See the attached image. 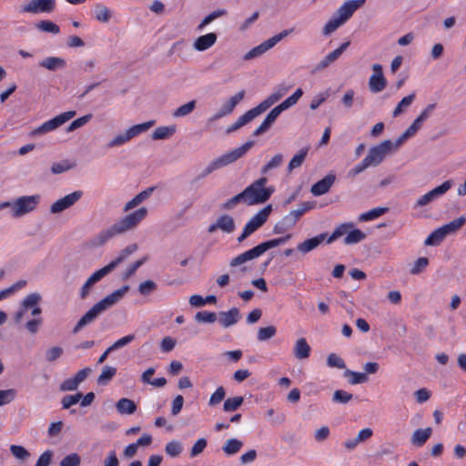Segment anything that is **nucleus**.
I'll use <instances>...</instances> for the list:
<instances>
[{"mask_svg": "<svg viewBox=\"0 0 466 466\" xmlns=\"http://www.w3.org/2000/svg\"><path fill=\"white\" fill-rule=\"evenodd\" d=\"M41 299L42 298L38 293L28 294L21 302V307L19 310H17L14 315L15 321L20 322L25 313L28 309H32L31 315L34 316L35 318L33 319L28 320L25 323L26 329L32 334H35L38 331L39 327L43 322V319L40 317L42 313V309L39 307V302L41 301Z\"/></svg>", "mask_w": 466, "mask_h": 466, "instance_id": "obj_1", "label": "nucleus"}, {"mask_svg": "<svg viewBox=\"0 0 466 466\" xmlns=\"http://www.w3.org/2000/svg\"><path fill=\"white\" fill-rule=\"evenodd\" d=\"M255 142L253 140H248L244 143L239 147L234 148L218 158L212 160L202 171L199 175H198L194 179L193 183L208 177L212 172L217 169H219L223 167H226L229 164L236 162L238 159L241 158L253 146Z\"/></svg>", "mask_w": 466, "mask_h": 466, "instance_id": "obj_2", "label": "nucleus"}, {"mask_svg": "<svg viewBox=\"0 0 466 466\" xmlns=\"http://www.w3.org/2000/svg\"><path fill=\"white\" fill-rule=\"evenodd\" d=\"M351 228H353L352 222L342 223L334 229L331 235L329 236L327 232H324L313 238H307L297 246V249L302 254H307L318 248L324 241H326L327 244L332 243L339 238L344 236L348 229Z\"/></svg>", "mask_w": 466, "mask_h": 466, "instance_id": "obj_3", "label": "nucleus"}, {"mask_svg": "<svg viewBox=\"0 0 466 466\" xmlns=\"http://www.w3.org/2000/svg\"><path fill=\"white\" fill-rule=\"evenodd\" d=\"M267 183L268 178L263 176L244 189L248 206L263 204L270 198L275 192V187H266Z\"/></svg>", "mask_w": 466, "mask_h": 466, "instance_id": "obj_4", "label": "nucleus"}, {"mask_svg": "<svg viewBox=\"0 0 466 466\" xmlns=\"http://www.w3.org/2000/svg\"><path fill=\"white\" fill-rule=\"evenodd\" d=\"M116 302V290L96 303L76 323L73 329L74 333H77L86 324L92 322L101 312L112 307Z\"/></svg>", "mask_w": 466, "mask_h": 466, "instance_id": "obj_5", "label": "nucleus"}, {"mask_svg": "<svg viewBox=\"0 0 466 466\" xmlns=\"http://www.w3.org/2000/svg\"><path fill=\"white\" fill-rule=\"evenodd\" d=\"M271 211L272 205L268 204L256 213L244 226L242 233L237 238L238 242H243L248 237L260 228L267 222Z\"/></svg>", "mask_w": 466, "mask_h": 466, "instance_id": "obj_6", "label": "nucleus"}, {"mask_svg": "<svg viewBox=\"0 0 466 466\" xmlns=\"http://www.w3.org/2000/svg\"><path fill=\"white\" fill-rule=\"evenodd\" d=\"M40 200L38 195L24 196L13 202L11 215L14 218H20L35 209Z\"/></svg>", "mask_w": 466, "mask_h": 466, "instance_id": "obj_7", "label": "nucleus"}, {"mask_svg": "<svg viewBox=\"0 0 466 466\" xmlns=\"http://www.w3.org/2000/svg\"><path fill=\"white\" fill-rule=\"evenodd\" d=\"M76 116V111L64 112L50 120L44 122L41 126L31 131V136H38L54 131Z\"/></svg>", "mask_w": 466, "mask_h": 466, "instance_id": "obj_8", "label": "nucleus"}, {"mask_svg": "<svg viewBox=\"0 0 466 466\" xmlns=\"http://www.w3.org/2000/svg\"><path fill=\"white\" fill-rule=\"evenodd\" d=\"M147 213V208L142 207L125 216L118 221V234L137 228L139 223L146 218Z\"/></svg>", "mask_w": 466, "mask_h": 466, "instance_id": "obj_9", "label": "nucleus"}, {"mask_svg": "<svg viewBox=\"0 0 466 466\" xmlns=\"http://www.w3.org/2000/svg\"><path fill=\"white\" fill-rule=\"evenodd\" d=\"M391 151V141L384 140L379 145L370 148L368 155L365 157L371 167H377L385 159L386 156Z\"/></svg>", "mask_w": 466, "mask_h": 466, "instance_id": "obj_10", "label": "nucleus"}, {"mask_svg": "<svg viewBox=\"0 0 466 466\" xmlns=\"http://www.w3.org/2000/svg\"><path fill=\"white\" fill-rule=\"evenodd\" d=\"M116 267V258L113 259L109 264L103 267L102 268L94 272L86 281L81 289V298H86L90 290V288L99 280H101L105 276L109 274L114 268Z\"/></svg>", "mask_w": 466, "mask_h": 466, "instance_id": "obj_11", "label": "nucleus"}, {"mask_svg": "<svg viewBox=\"0 0 466 466\" xmlns=\"http://www.w3.org/2000/svg\"><path fill=\"white\" fill-rule=\"evenodd\" d=\"M116 267V258L113 259L109 264L103 267L102 268L94 272L86 281L81 289V298H86L90 290V288L99 280H101L105 276L109 274L114 268Z\"/></svg>", "mask_w": 466, "mask_h": 466, "instance_id": "obj_12", "label": "nucleus"}, {"mask_svg": "<svg viewBox=\"0 0 466 466\" xmlns=\"http://www.w3.org/2000/svg\"><path fill=\"white\" fill-rule=\"evenodd\" d=\"M116 267V258L113 259L109 264L103 267L102 268L94 272L86 281L81 289V298H86L90 290V288L99 280H101L105 276L109 274L114 268Z\"/></svg>", "mask_w": 466, "mask_h": 466, "instance_id": "obj_13", "label": "nucleus"}, {"mask_svg": "<svg viewBox=\"0 0 466 466\" xmlns=\"http://www.w3.org/2000/svg\"><path fill=\"white\" fill-rule=\"evenodd\" d=\"M452 186L451 180H446L441 185L434 187L428 193L424 194L423 196L420 197L415 204V208H421L424 207L436 198H439L440 197L443 196L449 189H451Z\"/></svg>", "mask_w": 466, "mask_h": 466, "instance_id": "obj_14", "label": "nucleus"}, {"mask_svg": "<svg viewBox=\"0 0 466 466\" xmlns=\"http://www.w3.org/2000/svg\"><path fill=\"white\" fill-rule=\"evenodd\" d=\"M55 0H31L21 6V13L38 14L51 13L55 10Z\"/></svg>", "mask_w": 466, "mask_h": 466, "instance_id": "obj_15", "label": "nucleus"}, {"mask_svg": "<svg viewBox=\"0 0 466 466\" xmlns=\"http://www.w3.org/2000/svg\"><path fill=\"white\" fill-rule=\"evenodd\" d=\"M156 124L155 120H149L141 124L134 125L129 127L126 132L118 134V146L125 144L133 137L147 131Z\"/></svg>", "mask_w": 466, "mask_h": 466, "instance_id": "obj_16", "label": "nucleus"}, {"mask_svg": "<svg viewBox=\"0 0 466 466\" xmlns=\"http://www.w3.org/2000/svg\"><path fill=\"white\" fill-rule=\"evenodd\" d=\"M83 196V192L80 190L74 191L62 198H59L56 202H54L50 208V211L52 213H59L63 210L70 208L76 202H77L81 197Z\"/></svg>", "mask_w": 466, "mask_h": 466, "instance_id": "obj_17", "label": "nucleus"}, {"mask_svg": "<svg viewBox=\"0 0 466 466\" xmlns=\"http://www.w3.org/2000/svg\"><path fill=\"white\" fill-rule=\"evenodd\" d=\"M366 0H349L345 2L336 12L335 15L345 23L350 19L354 12L365 4Z\"/></svg>", "mask_w": 466, "mask_h": 466, "instance_id": "obj_18", "label": "nucleus"}, {"mask_svg": "<svg viewBox=\"0 0 466 466\" xmlns=\"http://www.w3.org/2000/svg\"><path fill=\"white\" fill-rule=\"evenodd\" d=\"M336 180V175L332 172L326 175L323 178L311 186L310 192L312 195L319 197L329 191L330 187Z\"/></svg>", "mask_w": 466, "mask_h": 466, "instance_id": "obj_19", "label": "nucleus"}, {"mask_svg": "<svg viewBox=\"0 0 466 466\" xmlns=\"http://www.w3.org/2000/svg\"><path fill=\"white\" fill-rule=\"evenodd\" d=\"M350 44V41H347L332 52L329 53L319 64L316 65L315 70L321 71L327 68L342 55V53L349 47Z\"/></svg>", "mask_w": 466, "mask_h": 466, "instance_id": "obj_20", "label": "nucleus"}, {"mask_svg": "<svg viewBox=\"0 0 466 466\" xmlns=\"http://www.w3.org/2000/svg\"><path fill=\"white\" fill-rule=\"evenodd\" d=\"M240 319L239 309L231 308L228 311H221L218 314V322L223 328H228L236 324Z\"/></svg>", "mask_w": 466, "mask_h": 466, "instance_id": "obj_21", "label": "nucleus"}, {"mask_svg": "<svg viewBox=\"0 0 466 466\" xmlns=\"http://www.w3.org/2000/svg\"><path fill=\"white\" fill-rule=\"evenodd\" d=\"M218 35L216 33H208L203 35L198 36L193 46L198 51H205L211 47L217 41Z\"/></svg>", "mask_w": 466, "mask_h": 466, "instance_id": "obj_22", "label": "nucleus"}, {"mask_svg": "<svg viewBox=\"0 0 466 466\" xmlns=\"http://www.w3.org/2000/svg\"><path fill=\"white\" fill-rule=\"evenodd\" d=\"M260 256L261 255L259 253V250H258V247L256 246V247L239 254L238 256L233 258L229 262V266L230 267H238L248 260L257 258Z\"/></svg>", "mask_w": 466, "mask_h": 466, "instance_id": "obj_23", "label": "nucleus"}, {"mask_svg": "<svg viewBox=\"0 0 466 466\" xmlns=\"http://www.w3.org/2000/svg\"><path fill=\"white\" fill-rule=\"evenodd\" d=\"M297 222L298 220L290 213H289L275 224L273 228V233L283 234L286 231L291 229Z\"/></svg>", "mask_w": 466, "mask_h": 466, "instance_id": "obj_24", "label": "nucleus"}, {"mask_svg": "<svg viewBox=\"0 0 466 466\" xmlns=\"http://www.w3.org/2000/svg\"><path fill=\"white\" fill-rule=\"evenodd\" d=\"M432 429L428 427L425 429L416 430L411 436V443L416 447H422L430 439Z\"/></svg>", "mask_w": 466, "mask_h": 466, "instance_id": "obj_25", "label": "nucleus"}, {"mask_svg": "<svg viewBox=\"0 0 466 466\" xmlns=\"http://www.w3.org/2000/svg\"><path fill=\"white\" fill-rule=\"evenodd\" d=\"M154 190H155V187H147V189L141 191L140 193L136 195L131 200H129L126 204L124 210L128 211V210L136 208L137 206L141 204L143 201L147 199L152 195Z\"/></svg>", "mask_w": 466, "mask_h": 466, "instance_id": "obj_26", "label": "nucleus"}, {"mask_svg": "<svg viewBox=\"0 0 466 466\" xmlns=\"http://www.w3.org/2000/svg\"><path fill=\"white\" fill-rule=\"evenodd\" d=\"M291 238L290 234H288L284 237H280L278 238H272L267 241H264L258 245H257L260 255L264 254L267 250L276 248L278 246L285 244L288 240H289Z\"/></svg>", "mask_w": 466, "mask_h": 466, "instance_id": "obj_27", "label": "nucleus"}, {"mask_svg": "<svg viewBox=\"0 0 466 466\" xmlns=\"http://www.w3.org/2000/svg\"><path fill=\"white\" fill-rule=\"evenodd\" d=\"M310 350V346L307 342L306 339L300 338L297 340L293 351L297 359L303 360L309 357Z\"/></svg>", "mask_w": 466, "mask_h": 466, "instance_id": "obj_28", "label": "nucleus"}, {"mask_svg": "<svg viewBox=\"0 0 466 466\" xmlns=\"http://www.w3.org/2000/svg\"><path fill=\"white\" fill-rule=\"evenodd\" d=\"M347 236L345 237L343 242L345 245H353L361 242L366 238V234L362 232L359 228H349L346 232Z\"/></svg>", "mask_w": 466, "mask_h": 466, "instance_id": "obj_29", "label": "nucleus"}, {"mask_svg": "<svg viewBox=\"0 0 466 466\" xmlns=\"http://www.w3.org/2000/svg\"><path fill=\"white\" fill-rule=\"evenodd\" d=\"M177 131L176 126H166L157 127L151 135L153 140L167 139Z\"/></svg>", "mask_w": 466, "mask_h": 466, "instance_id": "obj_30", "label": "nucleus"}, {"mask_svg": "<svg viewBox=\"0 0 466 466\" xmlns=\"http://www.w3.org/2000/svg\"><path fill=\"white\" fill-rule=\"evenodd\" d=\"M387 86V80L383 75H372L369 80V88L372 93L381 92Z\"/></svg>", "mask_w": 466, "mask_h": 466, "instance_id": "obj_31", "label": "nucleus"}, {"mask_svg": "<svg viewBox=\"0 0 466 466\" xmlns=\"http://www.w3.org/2000/svg\"><path fill=\"white\" fill-rule=\"evenodd\" d=\"M137 410V405L133 400L121 398L118 400V413L125 415H132Z\"/></svg>", "mask_w": 466, "mask_h": 466, "instance_id": "obj_32", "label": "nucleus"}, {"mask_svg": "<svg viewBox=\"0 0 466 466\" xmlns=\"http://www.w3.org/2000/svg\"><path fill=\"white\" fill-rule=\"evenodd\" d=\"M245 90H241L231 96L227 102H225L220 107L227 115L233 112L236 106L244 98Z\"/></svg>", "mask_w": 466, "mask_h": 466, "instance_id": "obj_33", "label": "nucleus"}, {"mask_svg": "<svg viewBox=\"0 0 466 466\" xmlns=\"http://www.w3.org/2000/svg\"><path fill=\"white\" fill-rule=\"evenodd\" d=\"M388 211V208H374L367 212L361 213L359 217V220L361 222L371 221L386 214Z\"/></svg>", "mask_w": 466, "mask_h": 466, "instance_id": "obj_34", "label": "nucleus"}, {"mask_svg": "<svg viewBox=\"0 0 466 466\" xmlns=\"http://www.w3.org/2000/svg\"><path fill=\"white\" fill-rule=\"evenodd\" d=\"M217 226L226 233H231L235 230L236 225L233 218L229 215H221L217 219Z\"/></svg>", "mask_w": 466, "mask_h": 466, "instance_id": "obj_35", "label": "nucleus"}, {"mask_svg": "<svg viewBox=\"0 0 466 466\" xmlns=\"http://www.w3.org/2000/svg\"><path fill=\"white\" fill-rule=\"evenodd\" d=\"M302 96L303 90L301 88H298L290 96H289L283 102L279 104L277 107L282 113L283 111L296 105Z\"/></svg>", "mask_w": 466, "mask_h": 466, "instance_id": "obj_36", "label": "nucleus"}, {"mask_svg": "<svg viewBox=\"0 0 466 466\" xmlns=\"http://www.w3.org/2000/svg\"><path fill=\"white\" fill-rule=\"evenodd\" d=\"M278 101L276 100L275 96H273V95L270 94L266 99H264L258 106L249 110L254 116V117H257L258 116L261 115L266 110H268L271 106H273Z\"/></svg>", "mask_w": 466, "mask_h": 466, "instance_id": "obj_37", "label": "nucleus"}, {"mask_svg": "<svg viewBox=\"0 0 466 466\" xmlns=\"http://www.w3.org/2000/svg\"><path fill=\"white\" fill-rule=\"evenodd\" d=\"M278 101L276 100L275 96H273V95L270 94L266 99H264L258 106L249 110L254 116V117H257L258 116L261 115L266 110H268L271 106H273Z\"/></svg>", "mask_w": 466, "mask_h": 466, "instance_id": "obj_38", "label": "nucleus"}, {"mask_svg": "<svg viewBox=\"0 0 466 466\" xmlns=\"http://www.w3.org/2000/svg\"><path fill=\"white\" fill-rule=\"evenodd\" d=\"M254 118L255 117L252 115V113L250 112V110H248L245 114L240 116L234 124H232L231 126H229L227 128V133L230 134V133H233V132L237 131L238 129H239L243 126H245V125L248 124L249 122H251Z\"/></svg>", "mask_w": 466, "mask_h": 466, "instance_id": "obj_39", "label": "nucleus"}, {"mask_svg": "<svg viewBox=\"0 0 466 466\" xmlns=\"http://www.w3.org/2000/svg\"><path fill=\"white\" fill-rule=\"evenodd\" d=\"M309 150V147H305L303 148H301L292 158L291 160L289 161V165H288V171L289 172H291L294 168H297V167H299L307 155H308V152Z\"/></svg>", "mask_w": 466, "mask_h": 466, "instance_id": "obj_40", "label": "nucleus"}, {"mask_svg": "<svg viewBox=\"0 0 466 466\" xmlns=\"http://www.w3.org/2000/svg\"><path fill=\"white\" fill-rule=\"evenodd\" d=\"M243 446V442L238 439L232 438L228 440L222 447V451L228 456L238 453Z\"/></svg>", "mask_w": 466, "mask_h": 466, "instance_id": "obj_41", "label": "nucleus"}, {"mask_svg": "<svg viewBox=\"0 0 466 466\" xmlns=\"http://www.w3.org/2000/svg\"><path fill=\"white\" fill-rule=\"evenodd\" d=\"M344 377L350 378L349 383L351 385L365 383L369 380V377L366 373L357 372L348 369L344 371Z\"/></svg>", "mask_w": 466, "mask_h": 466, "instance_id": "obj_42", "label": "nucleus"}, {"mask_svg": "<svg viewBox=\"0 0 466 466\" xmlns=\"http://www.w3.org/2000/svg\"><path fill=\"white\" fill-rule=\"evenodd\" d=\"M416 95L415 93H411L407 96H404L397 105V106L394 108L392 112V116L397 117L400 114L403 113V111L409 107L413 101L415 100Z\"/></svg>", "mask_w": 466, "mask_h": 466, "instance_id": "obj_43", "label": "nucleus"}, {"mask_svg": "<svg viewBox=\"0 0 466 466\" xmlns=\"http://www.w3.org/2000/svg\"><path fill=\"white\" fill-rule=\"evenodd\" d=\"M446 238L441 227L433 230L424 240L425 246H439Z\"/></svg>", "mask_w": 466, "mask_h": 466, "instance_id": "obj_44", "label": "nucleus"}, {"mask_svg": "<svg viewBox=\"0 0 466 466\" xmlns=\"http://www.w3.org/2000/svg\"><path fill=\"white\" fill-rule=\"evenodd\" d=\"M197 106V101L191 100L180 106H178L173 113V117L179 118L184 117L191 114Z\"/></svg>", "mask_w": 466, "mask_h": 466, "instance_id": "obj_45", "label": "nucleus"}, {"mask_svg": "<svg viewBox=\"0 0 466 466\" xmlns=\"http://www.w3.org/2000/svg\"><path fill=\"white\" fill-rule=\"evenodd\" d=\"M40 66L48 70H56L66 66V61L60 57L50 56L40 62Z\"/></svg>", "mask_w": 466, "mask_h": 466, "instance_id": "obj_46", "label": "nucleus"}, {"mask_svg": "<svg viewBox=\"0 0 466 466\" xmlns=\"http://www.w3.org/2000/svg\"><path fill=\"white\" fill-rule=\"evenodd\" d=\"M466 222V218L464 217H460L452 221L443 225L441 227L443 233L446 236L456 232L459 228H461Z\"/></svg>", "mask_w": 466, "mask_h": 466, "instance_id": "obj_47", "label": "nucleus"}, {"mask_svg": "<svg viewBox=\"0 0 466 466\" xmlns=\"http://www.w3.org/2000/svg\"><path fill=\"white\" fill-rule=\"evenodd\" d=\"M284 157L281 153L276 154L267 164H265L260 172L262 175L269 173L270 170L279 167L283 164Z\"/></svg>", "mask_w": 466, "mask_h": 466, "instance_id": "obj_48", "label": "nucleus"}, {"mask_svg": "<svg viewBox=\"0 0 466 466\" xmlns=\"http://www.w3.org/2000/svg\"><path fill=\"white\" fill-rule=\"evenodd\" d=\"M243 401L244 398L242 396L228 398L224 401L223 410L226 412L235 411L242 405Z\"/></svg>", "mask_w": 466, "mask_h": 466, "instance_id": "obj_49", "label": "nucleus"}, {"mask_svg": "<svg viewBox=\"0 0 466 466\" xmlns=\"http://www.w3.org/2000/svg\"><path fill=\"white\" fill-rule=\"evenodd\" d=\"M116 369L109 366L103 368L101 374L97 378L98 385H106L114 378Z\"/></svg>", "mask_w": 466, "mask_h": 466, "instance_id": "obj_50", "label": "nucleus"}, {"mask_svg": "<svg viewBox=\"0 0 466 466\" xmlns=\"http://www.w3.org/2000/svg\"><path fill=\"white\" fill-rule=\"evenodd\" d=\"M354 398L353 394L344 390H337L334 391L332 396V402L338 404H347Z\"/></svg>", "mask_w": 466, "mask_h": 466, "instance_id": "obj_51", "label": "nucleus"}, {"mask_svg": "<svg viewBox=\"0 0 466 466\" xmlns=\"http://www.w3.org/2000/svg\"><path fill=\"white\" fill-rule=\"evenodd\" d=\"M316 206L315 201H306L299 205L297 209L291 210L289 213L299 221V218L308 211L313 209Z\"/></svg>", "mask_w": 466, "mask_h": 466, "instance_id": "obj_52", "label": "nucleus"}, {"mask_svg": "<svg viewBox=\"0 0 466 466\" xmlns=\"http://www.w3.org/2000/svg\"><path fill=\"white\" fill-rule=\"evenodd\" d=\"M343 24L344 23L334 14L323 27L322 34L324 35H329Z\"/></svg>", "mask_w": 466, "mask_h": 466, "instance_id": "obj_53", "label": "nucleus"}, {"mask_svg": "<svg viewBox=\"0 0 466 466\" xmlns=\"http://www.w3.org/2000/svg\"><path fill=\"white\" fill-rule=\"evenodd\" d=\"M277 333V329L275 326H268L264 328H259L257 335V339L259 341H266L272 337H274Z\"/></svg>", "mask_w": 466, "mask_h": 466, "instance_id": "obj_54", "label": "nucleus"}, {"mask_svg": "<svg viewBox=\"0 0 466 466\" xmlns=\"http://www.w3.org/2000/svg\"><path fill=\"white\" fill-rule=\"evenodd\" d=\"M240 202H244L247 204V198L244 190L239 194L234 196L233 198L228 199L226 202H224L222 204V209L230 210Z\"/></svg>", "mask_w": 466, "mask_h": 466, "instance_id": "obj_55", "label": "nucleus"}, {"mask_svg": "<svg viewBox=\"0 0 466 466\" xmlns=\"http://www.w3.org/2000/svg\"><path fill=\"white\" fill-rule=\"evenodd\" d=\"M95 15L96 19L103 23L108 22L111 18V12L109 9L100 4L96 5Z\"/></svg>", "mask_w": 466, "mask_h": 466, "instance_id": "obj_56", "label": "nucleus"}, {"mask_svg": "<svg viewBox=\"0 0 466 466\" xmlns=\"http://www.w3.org/2000/svg\"><path fill=\"white\" fill-rule=\"evenodd\" d=\"M330 96V89H326L323 92L317 94L311 100L309 107L311 110H316L319 106L324 103Z\"/></svg>", "mask_w": 466, "mask_h": 466, "instance_id": "obj_57", "label": "nucleus"}, {"mask_svg": "<svg viewBox=\"0 0 466 466\" xmlns=\"http://www.w3.org/2000/svg\"><path fill=\"white\" fill-rule=\"evenodd\" d=\"M196 321L199 323H214L217 320V314L211 311H198L195 315Z\"/></svg>", "mask_w": 466, "mask_h": 466, "instance_id": "obj_58", "label": "nucleus"}, {"mask_svg": "<svg viewBox=\"0 0 466 466\" xmlns=\"http://www.w3.org/2000/svg\"><path fill=\"white\" fill-rule=\"evenodd\" d=\"M182 445L177 441H171L167 443L165 451L170 457H177L182 452Z\"/></svg>", "mask_w": 466, "mask_h": 466, "instance_id": "obj_59", "label": "nucleus"}, {"mask_svg": "<svg viewBox=\"0 0 466 466\" xmlns=\"http://www.w3.org/2000/svg\"><path fill=\"white\" fill-rule=\"evenodd\" d=\"M74 164L69 160H63L60 162L54 163L51 167V172L53 174H61L74 167Z\"/></svg>", "mask_w": 466, "mask_h": 466, "instance_id": "obj_60", "label": "nucleus"}, {"mask_svg": "<svg viewBox=\"0 0 466 466\" xmlns=\"http://www.w3.org/2000/svg\"><path fill=\"white\" fill-rule=\"evenodd\" d=\"M147 260V257H143L142 258L135 261L132 263L127 269L123 273L122 279L123 280H127L129 279L137 270L138 268H140L146 261Z\"/></svg>", "mask_w": 466, "mask_h": 466, "instance_id": "obj_61", "label": "nucleus"}, {"mask_svg": "<svg viewBox=\"0 0 466 466\" xmlns=\"http://www.w3.org/2000/svg\"><path fill=\"white\" fill-rule=\"evenodd\" d=\"M327 364L330 368L345 369V361L337 354L330 353L327 358Z\"/></svg>", "mask_w": 466, "mask_h": 466, "instance_id": "obj_62", "label": "nucleus"}, {"mask_svg": "<svg viewBox=\"0 0 466 466\" xmlns=\"http://www.w3.org/2000/svg\"><path fill=\"white\" fill-rule=\"evenodd\" d=\"M37 27L44 31V32H48V33H52V34H58L60 32V28L59 26L51 22V21H48V20H43L41 22H39V24L37 25Z\"/></svg>", "mask_w": 466, "mask_h": 466, "instance_id": "obj_63", "label": "nucleus"}, {"mask_svg": "<svg viewBox=\"0 0 466 466\" xmlns=\"http://www.w3.org/2000/svg\"><path fill=\"white\" fill-rule=\"evenodd\" d=\"M80 456L77 453H71L66 455L60 462V466H79Z\"/></svg>", "mask_w": 466, "mask_h": 466, "instance_id": "obj_64", "label": "nucleus"}]
</instances>
